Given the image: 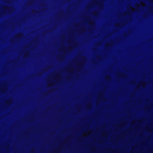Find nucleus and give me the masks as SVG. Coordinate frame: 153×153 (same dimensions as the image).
<instances>
[{
  "mask_svg": "<svg viewBox=\"0 0 153 153\" xmlns=\"http://www.w3.org/2000/svg\"><path fill=\"white\" fill-rule=\"evenodd\" d=\"M130 10H132V7H130Z\"/></svg>",
  "mask_w": 153,
  "mask_h": 153,
  "instance_id": "obj_1",
  "label": "nucleus"
},
{
  "mask_svg": "<svg viewBox=\"0 0 153 153\" xmlns=\"http://www.w3.org/2000/svg\"><path fill=\"white\" fill-rule=\"evenodd\" d=\"M89 23L91 24V22H89Z\"/></svg>",
  "mask_w": 153,
  "mask_h": 153,
  "instance_id": "obj_2",
  "label": "nucleus"
},
{
  "mask_svg": "<svg viewBox=\"0 0 153 153\" xmlns=\"http://www.w3.org/2000/svg\"><path fill=\"white\" fill-rule=\"evenodd\" d=\"M108 45V44H106V45H107V46Z\"/></svg>",
  "mask_w": 153,
  "mask_h": 153,
  "instance_id": "obj_3",
  "label": "nucleus"
}]
</instances>
